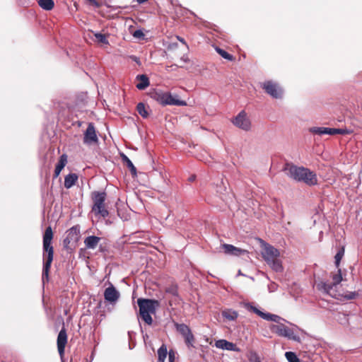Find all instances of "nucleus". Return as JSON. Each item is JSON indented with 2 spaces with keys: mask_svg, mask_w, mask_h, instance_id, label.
<instances>
[{
  "mask_svg": "<svg viewBox=\"0 0 362 362\" xmlns=\"http://www.w3.org/2000/svg\"><path fill=\"white\" fill-rule=\"evenodd\" d=\"M245 308L265 320L276 322V325H272L269 328L272 332L276 333L278 336L284 337L295 341H300V337L296 334L293 329L281 323V321L286 322V320L281 317L269 313H264L250 303L245 304Z\"/></svg>",
  "mask_w": 362,
  "mask_h": 362,
  "instance_id": "f257e3e1",
  "label": "nucleus"
},
{
  "mask_svg": "<svg viewBox=\"0 0 362 362\" xmlns=\"http://www.w3.org/2000/svg\"><path fill=\"white\" fill-rule=\"evenodd\" d=\"M53 238V233L50 226L47 227L43 235V250L45 262L43 264L42 279L43 282L45 280L48 281L49 272L53 260L54 250L52 246V240Z\"/></svg>",
  "mask_w": 362,
  "mask_h": 362,
  "instance_id": "f03ea898",
  "label": "nucleus"
},
{
  "mask_svg": "<svg viewBox=\"0 0 362 362\" xmlns=\"http://www.w3.org/2000/svg\"><path fill=\"white\" fill-rule=\"evenodd\" d=\"M288 176L298 182H303L309 186H314L317 184L316 174L304 167L291 165L288 168Z\"/></svg>",
  "mask_w": 362,
  "mask_h": 362,
  "instance_id": "7ed1b4c3",
  "label": "nucleus"
},
{
  "mask_svg": "<svg viewBox=\"0 0 362 362\" xmlns=\"http://www.w3.org/2000/svg\"><path fill=\"white\" fill-rule=\"evenodd\" d=\"M263 259L267 264L276 272H282L283 266L281 261L279 259L280 252L274 246L265 243L262 252Z\"/></svg>",
  "mask_w": 362,
  "mask_h": 362,
  "instance_id": "20e7f679",
  "label": "nucleus"
},
{
  "mask_svg": "<svg viewBox=\"0 0 362 362\" xmlns=\"http://www.w3.org/2000/svg\"><path fill=\"white\" fill-rule=\"evenodd\" d=\"M137 303L139 308V315L142 320L147 325H151L153 322L151 314L156 313V308L160 303L156 300L139 298Z\"/></svg>",
  "mask_w": 362,
  "mask_h": 362,
  "instance_id": "39448f33",
  "label": "nucleus"
},
{
  "mask_svg": "<svg viewBox=\"0 0 362 362\" xmlns=\"http://www.w3.org/2000/svg\"><path fill=\"white\" fill-rule=\"evenodd\" d=\"M93 205L92 211L95 215H100L103 218H106L109 215L108 211L105 209V202L107 194L105 192L94 191L91 195Z\"/></svg>",
  "mask_w": 362,
  "mask_h": 362,
  "instance_id": "423d86ee",
  "label": "nucleus"
},
{
  "mask_svg": "<svg viewBox=\"0 0 362 362\" xmlns=\"http://www.w3.org/2000/svg\"><path fill=\"white\" fill-rule=\"evenodd\" d=\"M232 122L235 127L244 131L247 132L251 129V121L244 110L240 112Z\"/></svg>",
  "mask_w": 362,
  "mask_h": 362,
  "instance_id": "0eeeda50",
  "label": "nucleus"
},
{
  "mask_svg": "<svg viewBox=\"0 0 362 362\" xmlns=\"http://www.w3.org/2000/svg\"><path fill=\"white\" fill-rule=\"evenodd\" d=\"M265 92L274 98H281L283 95V90L279 86L272 81H267L262 85Z\"/></svg>",
  "mask_w": 362,
  "mask_h": 362,
  "instance_id": "6e6552de",
  "label": "nucleus"
},
{
  "mask_svg": "<svg viewBox=\"0 0 362 362\" xmlns=\"http://www.w3.org/2000/svg\"><path fill=\"white\" fill-rule=\"evenodd\" d=\"M158 100L163 105H185V101L175 99L170 93L158 94Z\"/></svg>",
  "mask_w": 362,
  "mask_h": 362,
  "instance_id": "1a4fd4ad",
  "label": "nucleus"
},
{
  "mask_svg": "<svg viewBox=\"0 0 362 362\" xmlns=\"http://www.w3.org/2000/svg\"><path fill=\"white\" fill-rule=\"evenodd\" d=\"M98 142V138L96 134L95 127L93 123H89L84 133L83 143L86 144H92Z\"/></svg>",
  "mask_w": 362,
  "mask_h": 362,
  "instance_id": "9d476101",
  "label": "nucleus"
},
{
  "mask_svg": "<svg viewBox=\"0 0 362 362\" xmlns=\"http://www.w3.org/2000/svg\"><path fill=\"white\" fill-rule=\"evenodd\" d=\"M223 252L227 255L239 257L248 255V251L239 247H236L233 245L223 243L221 245Z\"/></svg>",
  "mask_w": 362,
  "mask_h": 362,
  "instance_id": "9b49d317",
  "label": "nucleus"
},
{
  "mask_svg": "<svg viewBox=\"0 0 362 362\" xmlns=\"http://www.w3.org/2000/svg\"><path fill=\"white\" fill-rule=\"evenodd\" d=\"M67 343V334L66 329L62 328L57 336V349L60 357L62 358L64 354L65 346Z\"/></svg>",
  "mask_w": 362,
  "mask_h": 362,
  "instance_id": "f8f14e48",
  "label": "nucleus"
},
{
  "mask_svg": "<svg viewBox=\"0 0 362 362\" xmlns=\"http://www.w3.org/2000/svg\"><path fill=\"white\" fill-rule=\"evenodd\" d=\"M119 296V291L112 285L105 288L104 292L105 300L111 303H115L118 300Z\"/></svg>",
  "mask_w": 362,
  "mask_h": 362,
  "instance_id": "ddd939ff",
  "label": "nucleus"
},
{
  "mask_svg": "<svg viewBox=\"0 0 362 362\" xmlns=\"http://www.w3.org/2000/svg\"><path fill=\"white\" fill-rule=\"evenodd\" d=\"M215 346L223 350L236 351L235 344L232 342L228 341L226 339H219L215 342Z\"/></svg>",
  "mask_w": 362,
  "mask_h": 362,
  "instance_id": "4468645a",
  "label": "nucleus"
},
{
  "mask_svg": "<svg viewBox=\"0 0 362 362\" xmlns=\"http://www.w3.org/2000/svg\"><path fill=\"white\" fill-rule=\"evenodd\" d=\"M100 240V238L90 235L85 238L84 244L86 248L93 250L95 249Z\"/></svg>",
  "mask_w": 362,
  "mask_h": 362,
  "instance_id": "2eb2a0df",
  "label": "nucleus"
},
{
  "mask_svg": "<svg viewBox=\"0 0 362 362\" xmlns=\"http://www.w3.org/2000/svg\"><path fill=\"white\" fill-rule=\"evenodd\" d=\"M334 286H336V285H333V282L329 283L321 281L316 284V287L319 291L327 294H330Z\"/></svg>",
  "mask_w": 362,
  "mask_h": 362,
  "instance_id": "dca6fc26",
  "label": "nucleus"
},
{
  "mask_svg": "<svg viewBox=\"0 0 362 362\" xmlns=\"http://www.w3.org/2000/svg\"><path fill=\"white\" fill-rule=\"evenodd\" d=\"M310 132L317 134V135H323V134H329L332 135V128L328 127H311L309 129Z\"/></svg>",
  "mask_w": 362,
  "mask_h": 362,
  "instance_id": "f3484780",
  "label": "nucleus"
},
{
  "mask_svg": "<svg viewBox=\"0 0 362 362\" xmlns=\"http://www.w3.org/2000/svg\"><path fill=\"white\" fill-rule=\"evenodd\" d=\"M67 163V156L66 154H63L60 156L59 160L57 163L54 170V177H57L59 175L62 170L65 167Z\"/></svg>",
  "mask_w": 362,
  "mask_h": 362,
  "instance_id": "a211bd4d",
  "label": "nucleus"
},
{
  "mask_svg": "<svg viewBox=\"0 0 362 362\" xmlns=\"http://www.w3.org/2000/svg\"><path fill=\"white\" fill-rule=\"evenodd\" d=\"M78 180V175L75 173H69L64 178V187L66 189L72 187Z\"/></svg>",
  "mask_w": 362,
  "mask_h": 362,
  "instance_id": "6ab92c4d",
  "label": "nucleus"
},
{
  "mask_svg": "<svg viewBox=\"0 0 362 362\" xmlns=\"http://www.w3.org/2000/svg\"><path fill=\"white\" fill-rule=\"evenodd\" d=\"M136 78L140 81V82L136 84V88L139 90H144L150 85L149 79L145 74L138 75Z\"/></svg>",
  "mask_w": 362,
  "mask_h": 362,
  "instance_id": "aec40b11",
  "label": "nucleus"
},
{
  "mask_svg": "<svg viewBox=\"0 0 362 362\" xmlns=\"http://www.w3.org/2000/svg\"><path fill=\"white\" fill-rule=\"evenodd\" d=\"M176 330L183 337L188 335L192 332L190 328L185 324L175 323Z\"/></svg>",
  "mask_w": 362,
  "mask_h": 362,
  "instance_id": "412c9836",
  "label": "nucleus"
},
{
  "mask_svg": "<svg viewBox=\"0 0 362 362\" xmlns=\"http://www.w3.org/2000/svg\"><path fill=\"white\" fill-rule=\"evenodd\" d=\"M38 4L42 9L46 11L52 10L54 6L53 0H39Z\"/></svg>",
  "mask_w": 362,
  "mask_h": 362,
  "instance_id": "4be33fe9",
  "label": "nucleus"
},
{
  "mask_svg": "<svg viewBox=\"0 0 362 362\" xmlns=\"http://www.w3.org/2000/svg\"><path fill=\"white\" fill-rule=\"evenodd\" d=\"M167 355V347L165 344H163L158 350V362H164Z\"/></svg>",
  "mask_w": 362,
  "mask_h": 362,
  "instance_id": "5701e85b",
  "label": "nucleus"
},
{
  "mask_svg": "<svg viewBox=\"0 0 362 362\" xmlns=\"http://www.w3.org/2000/svg\"><path fill=\"white\" fill-rule=\"evenodd\" d=\"M136 110L139 112V114L143 117V118H147L148 116V112L146 109L144 103H139L136 106Z\"/></svg>",
  "mask_w": 362,
  "mask_h": 362,
  "instance_id": "b1692460",
  "label": "nucleus"
},
{
  "mask_svg": "<svg viewBox=\"0 0 362 362\" xmlns=\"http://www.w3.org/2000/svg\"><path fill=\"white\" fill-rule=\"evenodd\" d=\"M123 160L126 163L127 166L129 169L132 175L133 176H136V168H135V166L134 165L132 162L129 160V158L127 156L124 155Z\"/></svg>",
  "mask_w": 362,
  "mask_h": 362,
  "instance_id": "393cba45",
  "label": "nucleus"
},
{
  "mask_svg": "<svg viewBox=\"0 0 362 362\" xmlns=\"http://www.w3.org/2000/svg\"><path fill=\"white\" fill-rule=\"evenodd\" d=\"M222 315L223 317H225L226 319H228L229 320H235L237 319L238 314L235 311L227 310V311H223L222 313Z\"/></svg>",
  "mask_w": 362,
  "mask_h": 362,
  "instance_id": "a878e982",
  "label": "nucleus"
},
{
  "mask_svg": "<svg viewBox=\"0 0 362 362\" xmlns=\"http://www.w3.org/2000/svg\"><path fill=\"white\" fill-rule=\"evenodd\" d=\"M285 356L288 362H300L297 355L292 351H287L285 354Z\"/></svg>",
  "mask_w": 362,
  "mask_h": 362,
  "instance_id": "bb28decb",
  "label": "nucleus"
},
{
  "mask_svg": "<svg viewBox=\"0 0 362 362\" xmlns=\"http://www.w3.org/2000/svg\"><path fill=\"white\" fill-rule=\"evenodd\" d=\"M344 255V248L341 247L335 255L334 259H335V265L337 267H339L340 261L342 259L343 256Z\"/></svg>",
  "mask_w": 362,
  "mask_h": 362,
  "instance_id": "cd10ccee",
  "label": "nucleus"
},
{
  "mask_svg": "<svg viewBox=\"0 0 362 362\" xmlns=\"http://www.w3.org/2000/svg\"><path fill=\"white\" fill-rule=\"evenodd\" d=\"M216 50L223 58L228 59L229 61H232L233 59V57L229 53H228L226 51L218 47H216Z\"/></svg>",
  "mask_w": 362,
  "mask_h": 362,
  "instance_id": "c85d7f7f",
  "label": "nucleus"
},
{
  "mask_svg": "<svg viewBox=\"0 0 362 362\" xmlns=\"http://www.w3.org/2000/svg\"><path fill=\"white\" fill-rule=\"evenodd\" d=\"M186 345L188 347H193L194 342V337L193 334L191 332L188 335L184 337Z\"/></svg>",
  "mask_w": 362,
  "mask_h": 362,
  "instance_id": "c756f323",
  "label": "nucleus"
},
{
  "mask_svg": "<svg viewBox=\"0 0 362 362\" xmlns=\"http://www.w3.org/2000/svg\"><path fill=\"white\" fill-rule=\"evenodd\" d=\"M342 281V276L341 269H338L337 274H335L332 276L333 285H338Z\"/></svg>",
  "mask_w": 362,
  "mask_h": 362,
  "instance_id": "7c9ffc66",
  "label": "nucleus"
},
{
  "mask_svg": "<svg viewBox=\"0 0 362 362\" xmlns=\"http://www.w3.org/2000/svg\"><path fill=\"white\" fill-rule=\"evenodd\" d=\"M94 36L95 37L96 40L99 42H101L103 44H108V40L107 39V37L102 34V33H95L94 34Z\"/></svg>",
  "mask_w": 362,
  "mask_h": 362,
  "instance_id": "2f4dec72",
  "label": "nucleus"
},
{
  "mask_svg": "<svg viewBox=\"0 0 362 362\" xmlns=\"http://www.w3.org/2000/svg\"><path fill=\"white\" fill-rule=\"evenodd\" d=\"M332 135L334 134H348L349 132L346 129H337V128H332Z\"/></svg>",
  "mask_w": 362,
  "mask_h": 362,
  "instance_id": "473e14b6",
  "label": "nucleus"
},
{
  "mask_svg": "<svg viewBox=\"0 0 362 362\" xmlns=\"http://www.w3.org/2000/svg\"><path fill=\"white\" fill-rule=\"evenodd\" d=\"M167 356H168V362H175V351L173 349H170L168 352V355Z\"/></svg>",
  "mask_w": 362,
  "mask_h": 362,
  "instance_id": "72a5a7b5",
  "label": "nucleus"
},
{
  "mask_svg": "<svg viewBox=\"0 0 362 362\" xmlns=\"http://www.w3.org/2000/svg\"><path fill=\"white\" fill-rule=\"evenodd\" d=\"M133 36L136 38H144V34L141 30H136L134 32Z\"/></svg>",
  "mask_w": 362,
  "mask_h": 362,
  "instance_id": "f704fd0d",
  "label": "nucleus"
},
{
  "mask_svg": "<svg viewBox=\"0 0 362 362\" xmlns=\"http://www.w3.org/2000/svg\"><path fill=\"white\" fill-rule=\"evenodd\" d=\"M277 288H278V285L274 282H272L271 284H269L268 285V290L270 293L274 292L275 291L277 290Z\"/></svg>",
  "mask_w": 362,
  "mask_h": 362,
  "instance_id": "c9c22d12",
  "label": "nucleus"
},
{
  "mask_svg": "<svg viewBox=\"0 0 362 362\" xmlns=\"http://www.w3.org/2000/svg\"><path fill=\"white\" fill-rule=\"evenodd\" d=\"M358 296V293L356 292H349L346 294H345L344 298L348 300H351L356 298V297Z\"/></svg>",
  "mask_w": 362,
  "mask_h": 362,
  "instance_id": "e433bc0d",
  "label": "nucleus"
},
{
  "mask_svg": "<svg viewBox=\"0 0 362 362\" xmlns=\"http://www.w3.org/2000/svg\"><path fill=\"white\" fill-rule=\"evenodd\" d=\"M178 45L177 42L170 43L168 45L167 48L168 50H173L177 47Z\"/></svg>",
  "mask_w": 362,
  "mask_h": 362,
  "instance_id": "4c0bfd02",
  "label": "nucleus"
},
{
  "mask_svg": "<svg viewBox=\"0 0 362 362\" xmlns=\"http://www.w3.org/2000/svg\"><path fill=\"white\" fill-rule=\"evenodd\" d=\"M130 59H132L133 61H134L136 64H138L139 65L141 64V62H140V59L139 58H138L137 57L134 56V55H131L130 57Z\"/></svg>",
  "mask_w": 362,
  "mask_h": 362,
  "instance_id": "58836bf2",
  "label": "nucleus"
},
{
  "mask_svg": "<svg viewBox=\"0 0 362 362\" xmlns=\"http://www.w3.org/2000/svg\"><path fill=\"white\" fill-rule=\"evenodd\" d=\"M181 61L187 63L188 62H189V59L188 57V56L187 54H184L181 58H180Z\"/></svg>",
  "mask_w": 362,
  "mask_h": 362,
  "instance_id": "ea45409f",
  "label": "nucleus"
},
{
  "mask_svg": "<svg viewBox=\"0 0 362 362\" xmlns=\"http://www.w3.org/2000/svg\"><path fill=\"white\" fill-rule=\"evenodd\" d=\"M176 37H177V39L180 42H181L182 44H184L185 45H186V46H187V43H186L185 40L182 37H180V36H177Z\"/></svg>",
  "mask_w": 362,
  "mask_h": 362,
  "instance_id": "a19ab883",
  "label": "nucleus"
},
{
  "mask_svg": "<svg viewBox=\"0 0 362 362\" xmlns=\"http://www.w3.org/2000/svg\"><path fill=\"white\" fill-rule=\"evenodd\" d=\"M136 1L139 4H143V3L146 2V1H147L148 0H136Z\"/></svg>",
  "mask_w": 362,
  "mask_h": 362,
  "instance_id": "79ce46f5",
  "label": "nucleus"
},
{
  "mask_svg": "<svg viewBox=\"0 0 362 362\" xmlns=\"http://www.w3.org/2000/svg\"><path fill=\"white\" fill-rule=\"evenodd\" d=\"M194 180H195V176H194V175L191 176V177H189V180H190L191 182L194 181Z\"/></svg>",
  "mask_w": 362,
  "mask_h": 362,
  "instance_id": "37998d69",
  "label": "nucleus"
},
{
  "mask_svg": "<svg viewBox=\"0 0 362 362\" xmlns=\"http://www.w3.org/2000/svg\"><path fill=\"white\" fill-rule=\"evenodd\" d=\"M255 362H261L259 358H256Z\"/></svg>",
  "mask_w": 362,
  "mask_h": 362,
  "instance_id": "c03bdc74",
  "label": "nucleus"
},
{
  "mask_svg": "<svg viewBox=\"0 0 362 362\" xmlns=\"http://www.w3.org/2000/svg\"><path fill=\"white\" fill-rule=\"evenodd\" d=\"M91 2H93L95 4H97L96 1L95 0H89Z\"/></svg>",
  "mask_w": 362,
  "mask_h": 362,
  "instance_id": "a18cd8bd",
  "label": "nucleus"
},
{
  "mask_svg": "<svg viewBox=\"0 0 362 362\" xmlns=\"http://www.w3.org/2000/svg\"><path fill=\"white\" fill-rule=\"evenodd\" d=\"M238 274H239V275H242V274H241L240 271H239V272H238Z\"/></svg>",
  "mask_w": 362,
  "mask_h": 362,
  "instance_id": "49530a36",
  "label": "nucleus"
}]
</instances>
